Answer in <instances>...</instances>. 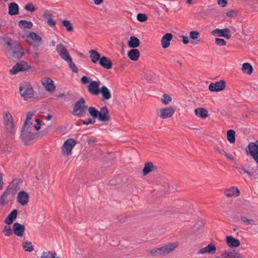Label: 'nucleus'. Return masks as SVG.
<instances>
[{
	"instance_id": "f257e3e1",
	"label": "nucleus",
	"mask_w": 258,
	"mask_h": 258,
	"mask_svg": "<svg viewBox=\"0 0 258 258\" xmlns=\"http://www.w3.org/2000/svg\"><path fill=\"white\" fill-rule=\"evenodd\" d=\"M178 245L177 242L170 243L162 247L154 248L150 252L155 256L164 255L173 251Z\"/></svg>"
},
{
	"instance_id": "f03ea898",
	"label": "nucleus",
	"mask_w": 258,
	"mask_h": 258,
	"mask_svg": "<svg viewBox=\"0 0 258 258\" xmlns=\"http://www.w3.org/2000/svg\"><path fill=\"white\" fill-rule=\"evenodd\" d=\"M19 91L21 96L25 99L32 98L34 95L33 88L28 82L22 83L19 87Z\"/></svg>"
},
{
	"instance_id": "7ed1b4c3",
	"label": "nucleus",
	"mask_w": 258,
	"mask_h": 258,
	"mask_svg": "<svg viewBox=\"0 0 258 258\" xmlns=\"http://www.w3.org/2000/svg\"><path fill=\"white\" fill-rule=\"evenodd\" d=\"M23 38L29 45L33 47H38L42 44V38L34 32L23 35Z\"/></svg>"
},
{
	"instance_id": "20e7f679",
	"label": "nucleus",
	"mask_w": 258,
	"mask_h": 258,
	"mask_svg": "<svg viewBox=\"0 0 258 258\" xmlns=\"http://www.w3.org/2000/svg\"><path fill=\"white\" fill-rule=\"evenodd\" d=\"M77 144L73 139L69 138L64 143L61 148V153L64 156H70L72 154V150Z\"/></svg>"
},
{
	"instance_id": "39448f33",
	"label": "nucleus",
	"mask_w": 258,
	"mask_h": 258,
	"mask_svg": "<svg viewBox=\"0 0 258 258\" xmlns=\"http://www.w3.org/2000/svg\"><path fill=\"white\" fill-rule=\"evenodd\" d=\"M15 193L12 187L8 186L0 198V203L4 206L7 204L10 199L12 198Z\"/></svg>"
},
{
	"instance_id": "423d86ee",
	"label": "nucleus",
	"mask_w": 258,
	"mask_h": 258,
	"mask_svg": "<svg viewBox=\"0 0 258 258\" xmlns=\"http://www.w3.org/2000/svg\"><path fill=\"white\" fill-rule=\"evenodd\" d=\"M23 53L22 47L18 43H15L11 52L10 51L7 55L9 58H11L13 59L14 58L19 59L22 56Z\"/></svg>"
},
{
	"instance_id": "0eeeda50",
	"label": "nucleus",
	"mask_w": 258,
	"mask_h": 258,
	"mask_svg": "<svg viewBox=\"0 0 258 258\" xmlns=\"http://www.w3.org/2000/svg\"><path fill=\"white\" fill-rule=\"evenodd\" d=\"M4 120L5 125L7 130L10 133H13L14 131L13 118L11 113L8 111H5L4 113Z\"/></svg>"
},
{
	"instance_id": "6e6552de",
	"label": "nucleus",
	"mask_w": 258,
	"mask_h": 258,
	"mask_svg": "<svg viewBox=\"0 0 258 258\" xmlns=\"http://www.w3.org/2000/svg\"><path fill=\"white\" fill-rule=\"evenodd\" d=\"M41 82L46 91L52 93L55 90L56 87L54 82L51 78L48 77L43 78L41 80Z\"/></svg>"
},
{
	"instance_id": "1a4fd4ad",
	"label": "nucleus",
	"mask_w": 258,
	"mask_h": 258,
	"mask_svg": "<svg viewBox=\"0 0 258 258\" xmlns=\"http://www.w3.org/2000/svg\"><path fill=\"white\" fill-rule=\"evenodd\" d=\"M85 104V101L84 98H81L75 103L74 108L75 115L80 116L83 114L86 108Z\"/></svg>"
},
{
	"instance_id": "9d476101",
	"label": "nucleus",
	"mask_w": 258,
	"mask_h": 258,
	"mask_svg": "<svg viewBox=\"0 0 258 258\" xmlns=\"http://www.w3.org/2000/svg\"><path fill=\"white\" fill-rule=\"evenodd\" d=\"M212 35L217 37H223L229 39L231 36V31L228 28L220 29H215L211 32Z\"/></svg>"
},
{
	"instance_id": "9b49d317",
	"label": "nucleus",
	"mask_w": 258,
	"mask_h": 258,
	"mask_svg": "<svg viewBox=\"0 0 258 258\" xmlns=\"http://www.w3.org/2000/svg\"><path fill=\"white\" fill-rule=\"evenodd\" d=\"M175 112L172 107L162 108L157 111V115L161 118L165 119L171 117Z\"/></svg>"
},
{
	"instance_id": "f8f14e48",
	"label": "nucleus",
	"mask_w": 258,
	"mask_h": 258,
	"mask_svg": "<svg viewBox=\"0 0 258 258\" xmlns=\"http://www.w3.org/2000/svg\"><path fill=\"white\" fill-rule=\"evenodd\" d=\"M30 68L28 63L25 61H21L16 63L11 70L12 74H16L20 71H24Z\"/></svg>"
},
{
	"instance_id": "ddd939ff",
	"label": "nucleus",
	"mask_w": 258,
	"mask_h": 258,
	"mask_svg": "<svg viewBox=\"0 0 258 258\" xmlns=\"http://www.w3.org/2000/svg\"><path fill=\"white\" fill-rule=\"evenodd\" d=\"M248 147L250 155L258 164V141L254 143H250Z\"/></svg>"
},
{
	"instance_id": "4468645a",
	"label": "nucleus",
	"mask_w": 258,
	"mask_h": 258,
	"mask_svg": "<svg viewBox=\"0 0 258 258\" xmlns=\"http://www.w3.org/2000/svg\"><path fill=\"white\" fill-rule=\"evenodd\" d=\"M100 81H94L91 82L88 86L89 92L93 95H98L100 93Z\"/></svg>"
},
{
	"instance_id": "2eb2a0df",
	"label": "nucleus",
	"mask_w": 258,
	"mask_h": 258,
	"mask_svg": "<svg viewBox=\"0 0 258 258\" xmlns=\"http://www.w3.org/2000/svg\"><path fill=\"white\" fill-rule=\"evenodd\" d=\"M225 87V81L222 80L215 83H211L209 86V89L212 92H219L223 90Z\"/></svg>"
},
{
	"instance_id": "dca6fc26",
	"label": "nucleus",
	"mask_w": 258,
	"mask_h": 258,
	"mask_svg": "<svg viewBox=\"0 0 258 258\" xmlns=\"http://www.w3.org/2000/svg\"><path fill=\"white\" fill-rule=\"evenodd\" d=\"M56 51L59 56L64 60L71 57L68 50L62 44H58L56 46Z\"/></svg>"
},
{
	"instance_id": "f3484780",
	"label": "nucleus",
	"mask_w": 258,
	"mask_h": 258,
	"mask_svg": "<svg viewBox=\"0 0 258 258\" xmlns=\"http://www.w3.org/2000/svg\"><path fill=\"white\" fill-rule=\"evenodd\" d=\"M98 118L99 121L102 122L108 121L110 120L108 110L106 106L101 108L98 111Z\"/></svg>"
},
{
	"instance_id": "a211bd4d",
	"label": "nucleus",
	"mask_w": 258,
	"mask_h": 258,
	"mask_svg": "<svg viewBox=\"0 0 258 258\" xmlns=\"http://www.w3.org/2000/svg\"><path fill=\"white\" fill-rule=\"evenodd\" d=\"M17 202L22 206L26 205L29 202V195L25 191H20L17 196Z\"/></svg>"
},
{
	"instance_id": "6ab92c4d",
	"label": "nucleus",
	"mask_w": 258,
	"mask_h": 258,
	"mask_svg": "<svg viewBox=\"0 0 258 258\" xmlns=\"http://www.w3.org/2000/svg\"><path fill=\"white\" fill-rule=\"evenodd\" d=\"M222 256L223 258H243L240 253L233 249L225 251Z\"/></svg>"
},
{
	"instance_id": "aec40b11",
	"label": "nucleus",
	"mask_w": 258,
	"mask_h": 258,
	"mask_svg": "<svg viewBox=\"0 0 258 258\" xmlns=\"http://www.w3.org/2000/svg\"><path fill=\"white\" fill-rule=\"evenodd\" d=\"M13 231L17 236L22 237L23 236L24 232L25 230V226L19 223H15L13 224Z\"/></svg>"
},
{
	"instance_id": "412c9836",
	"label": "nucleus",
	"mask_w": 258,
	"mask_h": 258,
	"mask_svg": "<svg viewBox=\"0 0 258 258\" xmlns=\"http://www.w3.org/2000/svg\"><path fill=\"white\" fill-rule=\"evenodd\" d=\"M216 250V248L215 246L212 243H210L207 246L200 249L198 251V253L203 254L205 253H209L210 254H214L215 253Z\"/></svg>"
},
{
	"instance_id": "4be33fe9",
	"label": "nucleus",
	"mask_w": 258,
	"mask_h": 258,
	"mask_svg": "<svg viewBox=\"0 0 258 258\" xmlns=\"http://www.w3.org/2000/svg\"><path fill=\"white\" fill-rule=\"evenodd\" d=\"M226 241L227 244L230 247H237L240 245L239 240L232 236H227Z\"/></svg>"
},
{
	"instance_id": "5701e85b",
	"label": "nucleus",
	"mask_w": 258,
	"mask_h": 258,
	"mask_svg": "<svg viewBox=\"0 0 258 258\" xmlns=\"http://www.w3.org/2000/svg\"><path fill=\"white\" fill-rule=\"evenodd\" d=\"M172 34L168 33L165 34L161 39V45L163 48H166L170 45V42L172 39Z\"/></svg>"
},
{
	"instance_id": "b1692460",
	"label": "nucleus",
	"mask_w": 258,
	"mask_h": 258,
	"mask_svg": "<svg viewBox=\"0 0 258 258\" xmlns=\"http://www.w3.org/2000/svg\"><path fill=\"white\" fill-rule=\"evenodd\" d=\"M157 169V167L154 166L152 162H147L145 163V167L143 169V173L144 175H146L152 171H156Z\"/></svg>"
},
{
	"instance_id": "393cba45",
	"label": "nucleus",
	"mask_w": 258,
	"mask_h": 258,
	"mask_svg": "<svg viewBox=\"0 0 258 258\" xmlns=\"http://www.w3.org/2000/svg\"><path fill=\"white\" fill-rule=\"evenodd\" d=\"M224 193L228 197H238L239 195V190L236 187L233 186L226 189Z\"/></svg>"
},
{
	"instance_id": "a878e982",
	"label": "nucleus",
	"mask_w": 258,
	"mask_h": 258,
	"mask_svg": "<svg viewBox=\"0 0 258 258\" xmlns=\"http://www.w3.org/2000/svg\"><path fill=\"white\" fill-rule=\"evenodd\" d=\"M99 64L106 69H110L112 66V63L111 60L105 56H103L100 58Z\"/></svg>"
},
{
	"instance_id": "bb28decb",
	"label": "nucleus",
	"mask_w": 258,
	"mask_h": 258,
	"mask_svg": "<svg viewBox=\"0 0 258 258\" xmlns=\"http://www.w3.org/2000/svg\"><path fill=\"white\" fill-rule=\"evenodd\" d=\"M37 136L36 134H34L31 132H28L25 130L24 127L21 133V137L25 141H30V140H32L36 138Z\"/></svg>"
},
{
	"instance_id": "cd10ccee",
	"label": "nucleus",
	"mask_w": 258,
	"mask_h": 258,
	"mask_svg": "<svg viewBox=\"0 0 258 258\" xmlns=\"http://www.w3.org/2000/svg\"><path fill=\"white\" fill-rule=\"evenodd\" d=\"M128 57L132 60H137L140 56V51L137 49H132L127 52Z\"/></svg>"
},
{
	"instance_id": "c85d7f7f",
	"label": "nucleus",
	"mask_w": 258,
	"mask_h": 258,
	"mask_svg": "<svg viewBox=\"0 0 258 258\" xmlns=\"http://www.w3.org/2000/svg\"><path fill=\"white\" fill-rule=\"evenodd\" d=\"M100 93L102 94V100H109L111 97L110 91L106 86L100 88Z\"/></svg>"
},
{
	"instance_id": "c756f323",
	"label": "nucleus",
	"mask_w": 258,
	"mask_h": 258,
	"mask_svg": "<svg viewBox=\"0 0 258 258\" xmlns=\"http://www.w3.org/2000/svg\"><path fill=\"white\" fill-rule=\"evenodd\" d=\"M17 216V210H13L5 220V222L8 225L12 224Z\"/></svg>"
},
{
	"instance_id": "7c9ffc66",
	"label": "nucleus",
	"mask_w": 258,
	"mask_h": 258,
	"mask_svg": "<svg viewBox=\"0 0 258 258\" xmlns=\"http://www.w3.org/2000/svg\"><path fill=\"white\" fill-rule=\"evenodd\" d=\"M195 113L197 116L203 118H206L208 115V111L204 108H198L196 109Z\"/></svg>"
},
{
	"instance_id": "2f4dec72",
	"label": "nucleus",
	"mask_w": 258,
	"mask_h": 258,
	"mask_svg": "<svg viewBox=\"0 0 258 258\" xmlns=\"http://www.w3.org/2000/svg\"><path fill=\"white\" fill-rule=\"evenodd\" d=\"M128 45L131 48H136L140 45L139 39L135 36H131L128 41Z\"/></svg>"
},
{
	"instance_id": "473e14b6",
	"label": "nucleus",
	"mask_w": 258,
	"mask_h": 258,
	"mask_svg": "<svg viewBox=\"0 0 258 258\" xmlns=\"http://www.w3.org/2000/svg\"><path fill=\"white\" fill-rule=\"evenodd\" d=\"M19 7L15 3H11L9 6V14L10 15H15L18 13Z\"/></svg>"
},
{
	"instance_id": "72a5a7b5",
	"label": "nucleus",
	"mask_w": 258,
	"mask_h": 258,
	"mask_svg": "<svg viewBox=\"0 0 258 258\" xmlns=\"http://www.w3.org/2000/svg\"><path fill=\"white\" fill-rule=\"evenodd\" d=\"M241 71L243 73L249 75L252 73L253 69L249 63L245 62L242 64Z\"/></svg>"
},
{
	"instance_id": "f704fd0d",
	"label": "nucleus",
	"mask_w": 258,
	"mask_h": 258,
	"mask_svg": "<svg viewBox=\"0 0 258 258\" xmlns=\"http://www.w3.org/2000/svg\"><path fill=\"white\" fill-rule=\"evenodd\" d=\"M18 24L19 26L23 29H31L33 26V24L31 21L26 20H20Z\"/></svg>"
},
{
	"instance_id": "c9c22d12",
	"label": "nucleus",
	"mask_w": 258,
	"mask_h": 258,
	"mask_svg": "<svg viewBox=\"0 0 258 258\" xmlns=\"http://www.w3.org/2000/svg\"><path fill=\"white\" fill-rule=\"evenodd\" d=\"M89 52L93 62L96 63L99 60H100V55L98 52L94 50H91Z\"/></svg>"
},
{
	"instance_id": "e433bc0d",
	"label": "nucleus",
	"mask_w": 258,
	"mask_h": 258,
	"mask_svg": "<svg viewBox=\"0 0 258 258\" xmlns=\"http://www.w3.org/2000/svg\"><path fill=\"white\" fill-rule=\"evenodd\" d=\"M241 221L246 225H256L257 223L255 221L252 219H248L246 217L243 216L240 217Z\"/></svg>"
},
{
	"instance_id": "4c0bfd02",
	"label": "nucleus",
	"mask_w": 258,
	"mask_h": 258,
	"mask_svg": "<svg viewBox=\"0 0 258 258\" xmlns=\"http://www.w3.org/2000/svg\"><path fill=\"white\" fill-rule=\"evenodd\" d=\"M40 258H60L56 256L55 252H50L49 251H43Z\"/></svg>"
},
{
	"instance_id": "58836bf2",
	"label": "nucleus",
	"mask_w": 258,
	"mask_h": 258,
	"mask_svg": "<svg viewBox=\"0 0 258 258\" xmlns=\"http://www.w3.org/2000/svg\"><path fill=\"white\" fill-rule=\"evenodd\" d=\"M15 43H13V42L11 40L7 39L5 40V44L6 46L7 54L10 51L11 52V50L14 48Z\"/></svg>"
},
{
	"instance_id": "ea45409f",
	"label": "nucleus",
	"mask_w": 258,
	"mask_h": 258,
	"mask_svg": "<svg viewBox=\"0 0 258 258\" xmlns=\"http://www.w3.org/2000/svg\"><path fill=\"white\" fill-rule=\"evenodd\" d=\"M235 133L233 130H229L227 133V138L229 142L233 143L235 141Z\"/></svg>"
},
{
	"instance_id": "a19ab883",
	"label": "nucleus",
	"mask_w": 258,
	"mask_h": 258,
	"mask_svg": "<svg viewBox=\"0 0 258 258\" xmlns=\"http://www.w3.org/2000/svg\"><path fill=\"white\" fill-rule=\"evenodd\" d=\"M35 111H29L26 115V118L24 123V127L26 128L29 125V121L31 120L32 117L35 115Z\"/></svg>"
},
{
	"instance_id": "79ce46f5",
	"label": "nucleus",
	"mask_w": 258,
	"mask_h": 258,
	"mask_svg": "<svg viewBox=\"0 0 258 258\" xmlns=\"http://www.w3.org/2000/svg\"><path fill=\"white\" fill-rule=\"evenodd\" d=\"M22 248L26 251L31 252L34 250V247L31 242H24L22 243Z\"/></svg>"
},
{
	"instance_id": "37998d69",
	"label": "nucleus",
	"mask_w": 258,
	"mask_h": 258,
	"mask_svg": "<svg viewBox=\"0 0 258 258\" xmlns=\"http://www.w3.org/2000/svg\"><path fill=\"white\" fill-rule=\"evenodd\" d=\"M65 61L68 63L70 68L72 70V71L74 72H78V68L75 65V64L73 62L71 57L68 58L66 60H65Z\"/></svg>"
},
{
	"instance_id": "c03bdc74",
	"label": "nucleus",
	"mask_w": 258,
	"mask_h": 258,
	"mask_svg": "<svg viewBox=\"0 0 258 258\" xmlns=\"http://www.w3.org/2000/svg\"><path fill=\"white\" fill-rule=\"evenodd\" d=\"M62 25L66 27L67 30L69 32H71L73 31V27L71 23V22L69 20H63L62 22Z\"/></svg>"
},
{
	"instance_id": "a18cd8bd",
	"label": "nucleus",
	"mask_w": 258,
	"mask_h": 258,
	"mask_svg": "<svg viewBox=\"0 0 258 258\" xmlns=\"http://www.w3.org/2000/svg\"><path fill=\"white\" fill-rule=\"evenodd\" d=\"M88 111L90 115L93 118H97L98 115V111L93 107H90L88 108Z\"/></svg>"
},
{
	"instance_id": "49530a36",
	"label": "nucleus",
	"mask_w": 258,
	"mask_h": 258,
	"mask_svg": "<svg viewBox=\"0 0 258 258\" xmlns=\"http://www.w3.org/2000/svg\"><path fill=\"white\" fill-rule=\"evenodd\" d=\"M53 14V12L52 11L47 10L43 13L42 16L47 21L52 18Z\"/></svg>"
},
{
	"instance_id": "de8ad7c7",
	"label": "nucleus",
	"mask_w": 258,
	"mask_h": 258,
	"mask_svg": "<svg viewBox=\"0 0 258 258\" xmlns=\"http://www.w3.org/2000/svg\"><path fill=\"white\" fill-rule=\"evenodd\" d=\"M3 233L6 236H9L12 234V230L10 226H5L3 230Z\"/></svg>"
},
{
	"instance_id": "09e8293b",
	"label": "nucleus",
	"mask_w": 258,
	"mask_h": 258,
	"mask_svg": "<svg viewBox=\"0 0 258 258\" xmlns=\"http://www.w3.org/2000/svg\"><path fill=\"white\" fill-rule=\"evenodd\" d=\"M147 19V16L146 14L140 13L137 15V20L141 22L146 21Z\"/></svg>"
},
{
	"instance_id": "8fccbe9b",
	"label": "nucleus",
	"mask_w": 258,
	"mask_h": 258,
	"mask_svg": "<svg viewBox=\"0 0 258 258\" xmlns=\"http://www.w3.org/2000/svg\"><path fill=\"white\" fill-rule=\"evenodd\" d=\"M171 101V97L170 96H169L166 94H165L163 95V98L162 99V102H163V103L166 105V104H168L169 103V102Z\"/></svg>"
},
{
	"instance_id": "3c124183",
	"label": "nucleus",
	"mask_w": 258,
	"mask_h": 258,
	"mask_svg": "<svg viewBox=\"0 0 258 258\" xmlns=\"http://www.w3.org/2000/svg\"><path fill=\"white\" fill-rule=\"evenodd\" d=\"M200 36V33L198 31H193L189 32V37L192 39H197Z\"/></svg>"
},
{
	"instance_id": "603ef678",
	"label": "nucleus",
	"mask_w": 258,
	"mask_h": 258,
	"mask_svg": "<svg viewBox=\"0 0 258 258\" xmlns=\"http://www.w3.org/2000/svg\"><path fill=\"white\" fill-rule=\"evenodd\" d=\"M25 8L27 11L32 12H34L36 10L34 5L31 3L27 4L25 6Z\"/></svg>"
},
{
	"instance_id": "864d4df0",
	"label": "nucleus",
	"mask_w": 258,
	"mask_h": 258,
	"mask_svg": "<svg viewBox=\"0 0 258 258\" xmlns=\"http://www.w3.org/2000/svg\"><path fill=\"white\" fill-rule=\"evenodd\" d=\"M215 43L219 46H224L226 44V41L223 39L216 38Z\"/></svg>"
},
{
	"instance_id": "5fc2aeb1",
	"label": "nucleus",
	"mask_w": 258,
	"mask_h": 258,
	"mask_svg": "<svg viewBox=\"0 0 258 258\" xmlns=\"http://www.w3.org/2000/svg\"><path fill=\"white\" fill-rule=\"evenodd\" d=\"M35 121L36 122V123L34 124L32 127L35 130L38 131L40 128L41 121L38 118H35Z\"/></svg>"
},
{
	"instance_id": "6e6d98bb",
	"label": "nucleus",
	"mask_w": 258,
	"mask_h": 258,
	"mask_svg": "<svg viewBox=\"0 0 258 258\" xmlns=\"http://www.w3.org/2000/svg\"><path fill=\"white\" fill-rule=\"evenodd\" d=\"M46 23L49 26L51 27H55L56 22L55 20L51 18L50 19L47 20Z\"/></svg>"
},
{
	"instance_id": "4d7b16f0",
	"label": "nucleus",
	"mask_w": 258,
	"mask_h": 258,
	"mask_svg": "<svg viewBox=\"0 0 258 258\" xmlns=\"http://www.w3.org/2000/svg\"><path fill=\"white\" fill-rule=\"evenodd\" d=\"M236 170L241 174H247V169H245L243 166L235 167Z\"/></svg>"
},
{
	"instance_id": "13d9d810",
	"label": "nucleus",
	"mask_w": 258,
	"mask_h": 258,
	"mask_svg": "<svg viewBox=\"0 0 258 258\" xmlns=\"http://www.w3.org/2000/svg\"><path fill=\"white\" fill-rule=\"evenodd\" d=\"M247 175L249 177H251V176H252L253 175L254 173L255 172V170H254V168L251 165H249L247 167Z\"/></svg>"
},
{
	"instance_id": "bf43d9fd",
	"label": "nucleus",
	"mask_w": 258,
	"mask_h": 258,
	"mask_svg": "<svg viewBox=\"0 0 258 258\" xmlns=\"http://www.w3.org/2000/svg\"><path fill=\"white\" fill-rule=\"evenodd\" d=\"M226 15L229 17H233L236 15V12L235 10H230L226 13Z\"/></svg>"
},
{
	"instance_id": "052dcab7",
	"label": "nucleus",
	"mask_w": 258,
	"mask_h": 258,
	"mask_svg": "<svg viewBox=\"0 0 258 258\" xmlns=\"http://www.w3.org/2000/svg\"><path fill=\"white\" fill-rule=\"evenodd\" d=\"M218 4L222 7H224L227 4V0H217Z\"/></svg>"
},
{
	"instance_id": "680f3d73",
	"label": "nucleus",
	"mask_w": 258,
	"mask_h": 258,
	"mask_svg": "<svg viewBox=\"0 0 258 258\" xmlns=\"http://www.w3.org/2000/svg\"><path fill=\"white\" fill-rule=\"evenodd\" d=\"M95 121L94 120H92L91 119L88 118L86 119L83 121V123L84 124L88 125L90 124H94L95 123Z\"/></svg>"
},
{
	"instance_id": "e2e57ef3",
	"label": "nucleus",
	"mask_w": 258,
	"mask_h": 258,
	"mask_svg": "<svg viewBox=\"0 0 258 258\" xmlns=\"http://www.w3.org/2000/svg\"><path fill=\"white\" fill-rule=\"evenodd\" d=\"M81 82L83 84H87L89 83V78L86 76H83L81 78Z\"/></svg>"
},
{
	"instance_id": "0e129e2a",
	"label": "nucleus",
	"mask_w": 258,
	"mask_h": 258,
	"mask_svg": "<svg viewBox=\"0 0 258 258\" xmlns=\"http://www.w3.org/2000/svg\"><path fill=\"white\" fill-rule=\"evenodd\" d=\"M181 37L182 39V42L184 44H186L189 43V40L187 37L182 35L181 36Z\"/></svg>"
},
{
	"instance_id": "69168bd1",
	"label": "nucleus",
	"mask_w": 258,
	"mask_h": 258,
	"mask_svg": "<svg viewBox=\"0 0 258 258\" xmlns=\"http://www.w3.org/2000/svg\"><path fill=\"white\" fill-rule=\"evenodd\" d=\"M216 151L219 154H221V155H224L226 153V152L223 150V149H220L219 148H217L216 149Z\"/></svg>"
},
{
	"instance_id": "338daca9",
	"label": "nucleus",
	"mask_w": 258,
	"mask_h": 258,
	"mask_svg": "<svg viewBox=\"0 0 258 258\" xmlns=\"http://www.w3.org/2000/svg\"><path fill=\"white\" fill-rule=\"evenodd\" d=\"M224 156L229 160H233V157L232 155L230 153H226L225 154Z\"/></svg>"
},
{
	"instance_id": "774afa93",
	"label": "nucleus",
	"mask_w": 258,
	"mask_h": 258,
	"mask_svg": "<svg viewBox=\"0 0 258 258\" xmlns=\"http://www.w3.org/2000/svg\"><path fill=\"white\" fill-rule=\"evenodd\" d=\"M3 178L2 174L0 173V190L2 189L3 187Z\"/></svg>"
}]
</instances>
